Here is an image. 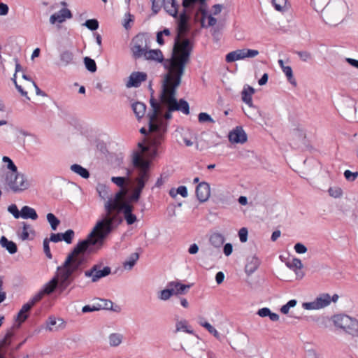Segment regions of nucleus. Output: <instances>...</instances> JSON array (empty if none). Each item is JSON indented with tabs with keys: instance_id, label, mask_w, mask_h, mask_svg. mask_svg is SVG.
<instances>
[{
	"instance_id": "nucleus-1",
	"label": "nucleus",
	"mask_w": 358,
	"mask_h": 358,
	"mask_svg": "<svg viewBox=\"0 0 358 358\" xmlns=\"http://www.w3.org/2000/svg\"><path fill=\"white\" fill-rule=\"evenodd\" d=\"M198 2L199 0H182L184 9L179 15L172 55L170 59L164 61V66L167 69V73L162 81L159 101L152 97L150 100L152 110L148 114L149 129H167V123L164 120L171 119V113L174 111L189 114V103L183 99L178 101L176 94L192 50L189 40L182 39V36L189 30V16L187 12Z\"/></svg>"
},
{
	"instance_id": "nucleus-2",
	"label": "nucleus",
	"mask_w": 358,
	"mask_h": 358,
	"mask_svg": "<svg viewBox=\"0 0 358 358\" xmlns=\"http://www.w3.org/2000/svg\"><path fill=\"white\" fill-rule=\"evenodd\" d=\"M128 204L113 197L108 198L104 204L105 213L101 215V219L96 224V228H101L110 234L122 222L120 213L124 207Z\"/></svg>"
},
{
	"instance_id": "nucleus-3",
	"label": "nucleus",
	"mask_w": 358,
	"mask_h": 358,
	"mask_svg": "<svg viewBox=\"0 0 358 358\" xmlns=\"http://www.w3.org/2000/svg\"><path fill=\"white\" fill-rule=\"evenodd\" d=\"M108 235V233L101 228H96V225H95L87 237L78 242L67 257H71V259L75 261L81 259L78 257L80 255L85 252L91 253L93 251V247L96 245L101 246Z\"/></svg>"
},
{
	"instance_id": "nucleus-4",
	"label": "nucleus",
	"mask_w": 358,
	"mask_h": 358,
	"mask_svg": "<svg viewBox=\"0 0 358 358\" xmlns=\"http://www.w3.org/2000/svg\"><path fill=\"white\" fill-rule=\"evenodd\" d=\"M347 10V4L344 0H332L322 13L327 23L336 25L341 22Z\"/></svg>"
},
{
	"instance_id": "nucleus-5",
	"label": "nucleus",
	"mask_w": 358,
	"mask_h": 358,
	"mask_svg": "<svg viewBox=\"0 0 358 358\" xmlns=\"http://www.w3.org/2000/svg\"><path fill=\"white\" fill-rule=\"evenodd\" d=\"M5 185L7 189L14 193L22 192L29 187L27 177L18 171L15 173H6L5 174Z\"/></svg>"
},
{
	"instance_id": "nucleus-6",
	"label": "nucleus",
	"mask_w": 358,
	"mask_h": 358,
	"mask_svg": "<svg viewBox=\"0 0 358 358\" xmlns=\"http://www.w3.org/2000/svg\"><path fill=\"white\" fill-rule=\"evenodd\" d=\"M333 322L336 327L343 329L351 335L358 334V320L345 314H338L333 317Z\"/></svg>"
},
{
	"instance_id": "nucleus-7",
	"label": "nucleus",
	"mask_w": 358,
	"mask_h": 358,
	"mask_svg": "<svg viewBox=\"0 0 358 358\" xmlns=\"http://www.w3.org/2000/svg\"><path fill=\"white\" fill-rule=\"evenodd\" d=\"M133 164L139 169L138 177L136 178V183L141 182L145 185L150 178V162L144 159L140 153L136 152L133 156Z\"/></svg>"
},
{
	"instance_id": "nucleus-8",
	"label": "nucleus",
	"mask_w": 358,
	"mask_h": 358,
	"mask_svg": "<svg viewBox=\"0 0 358 358\" xmlns=\"http://www.w3.org/2000/svg\"><path fill=\"white\" fill-rule=\"evenodd\" d=\"M149 48V38L145 34H138L131 41V51L134 59L143 57V55Z\"/></svg>"
},
{
	"instance_id": "nucleus-9",
	"label": "nucleus",
	"mask_w": 358,
	"mask_h": 358,
	"mask_svg": "<svg viewBox=\"0 0 358 358\" xmlns=\"http://www.w3.org/2000/svg\"><path fill=\"white\" fill-rule=\"evenodd\" d=\"M83 264L82 259L73 260L71 257H66L62 265L57 268L59 271L58 276L65 279H71L72 274L80 267Z\"/></svg>"
},
{
	"instance_id": "nucleus-10",
	"label": "nucleus",
	"mask_w": 358,
	"mask_h": 358,
	"mask_svg": "<svg viewBox=\"0 0 358 358\" xmlns=\"http://www.w3.org/2000/svg\"><path fill=\"white\" fill-rule=\"evenodd\" d=\"M111 273L109 266H103L102 263L94 264L90 269L85 271V276L91 278L92 282L99 281L101 278L108 276Z\"/></svg>"
},
{
	"instance_id": "nucleus-11",
	"label": "nucleus",
	"mask_w": 358,
	"mask_h": 358,
	"mask_svg": "<svg viewBox=\"0 0 358 358\" xmlns=\"http://www.w3.org/2000/svg\"><path fill=\"white\" fill-rule=\"evenodd\" d=\"M290 145L295 149H303L308 145L305 132L299 128L290 132Z\"/></svg>"
},
{
	"instance_id": "nucleus-12",
	"label": "nucleus",
	"mask_w": 358,
	"mask_h": 358,
	"mask_svg": "<svg viewBox=\"0 0 358 358\" xmlns=\"http://www.w3.org/2000/svg\"><path fill=\"white\" fill-rule=\"evenodd\" d=\"M228 138L229 142L233 144H243L246 142V134L242 127L237 126L229 131Z\"/></svg>"
},
{
	"instance_id": "nucleus-13",
	"label": "nucleus",
	"mask_w": 358,
	"mask_h": 358,
	"mask_svg": "<svg viewBox=\"0 0 358 358\" xmlns=\"http://www.w3.org/2000/svg\"><path fill=\"white\" fill-rule=\"evenodd\" d=\"M147 79V74L144 72H133L129 77V80L126 83L127 88L138 87L141 85L142 82L145 81Z\"/></svg>"
},
{
	"instance_id": "nucleus-14",
	"label": "nucleus",
	"mask_w": 358,
	"mask_h": 358,
	"mask_svg": "<svg viewBox=\"0 0 358 358\" xmlns=\"http://www.w3.org/2000/svg\"><path fill=\"white\" fill-rule=\"evenodd\" d=\"M196 195L201 202L206 201L210 195V185L206 182H200L196 188Z\"/></svg>"
},
{
	"instance_id": "nucleus-15",
	"label": "nucleus",
	"mask_w": 358,
	"mask_h": 358,
	"mask_svg": "<svg viewBox=\"0 0 358 358\" xmlns=\"http://www.w3.org/2000/svg\"><path fill=\"white\" fill-rule=\"evenodd\" d=\"M167 287L170 288L173 295H182L187 292L191 287V285H184L180 281H171L167 283Z\"/></svg>"
},
{
	"instance_id": "nucleus-16",
	"label": "nucleus",
	"mask_w": 358,
	"mask_h": 358,
	"mask_svg": "<svg viewBox=\"0 0 358 358\" xmlns=\"http://www.w3.org/2000/svg\"><path fill=\"white\" fill-rule=\"evenodd\" d=\"M72 17V14L68 8H62L59 11L52 14L50 17V22L52 24L56 22L62 23L66 19H70Z\"/></svg>"
},
{
	"instance_id": "nucleus-17",
	"label": "nucleus",
	"mask_w": 358,
	"mask_h": 358,
	"mask_svg": "<svg viewBox=\"0 0 358 358\" xmlns=\"http://www.w3.org/2000/svg\"><path fill=\"white\" fill-rule=\"evenodd\" d=\"M163 7L164 10L171 16L178 20V8L179 5L176 0H162Z\"/></svg>"
},
{
	"instance_id": "nucleus-18",
	"label": "nucleus",
	"mask_w": 358,
	"mask_h": 358,
	"mask_svg": "<svg viewBox=\"0 0 358 358\" xmlns=\"http://www.w3.org/2000/svg\"><path fill=\"white\" fill-rule=\"evenodd\" d=\"M175 327V329L173 331V333L175 334L180 331H183L189 334H194V330L192 329L191 326L189 325V323L186 320L176 319Z\"/></svg>"
},
{
	"instance_id": "nucleus-19",
	"label": "nucleus",
	"mask_w": 358,
	"mask_h": 358,
	"mask_svg": "<svg viewBox=\"0 0 358 358\" xmlns=\"http://www.w3.org/2000/svg\"><path fill=\"white\" fill-rule=\"evenodd\" d=\"M143 57H144L146 60L156 61L158 62H162L164 61V57L162 51L159 49L157 50H148L143 55Z\"/></svg>"
},
{
	"instance_id": "nucleus-20",
	"label": "nucleus",
	"mask_w": 358,
	"mask_h": 358,
	"mask_svg": "<svg viewBox=\"0 0 358 358\" xmlns=\"http://www.w3.org/2000/svg\"><path fill=\"white\" fill-rule=\"evenodd\" d=\"M74 64V55L70 50L62 51L59 55V64L62 66H66Z\"/></svg>"
},
{
	"instance_id": "nucleus-21",
	"label": "nucleus",
	"mask_w": 358,
	"mask_h": 358,
	"mask_svg": "<svg viewBox=\"0 0 358 358\" xmlns=\"http://www.w3.org/2000/svg\"><path fill=\"white\" fill-rule=\"evenodd\" d=\"M245 58L246 50L244 49L237 50L235 51H232L226 55V62L229 63L239 59H244Z\"/></svg>"
},
{
	"instance_id": "nucleus-22",
	"label": "nucleus",
	"mask_w": 358,
	"mask_h": 358,
	"mask_svg": "<svg viewBox=\"0 0 358 358\" xmlns=\"http://www.w3.org/2000/svg\"><path fill=\"white\" fill-rule=\"evenodd\" d=\"M134 207L129 203L124 207L122 213L127 224H133L136 220V216L132 213Z\"/></svg>"
},
{
	"instance_id": "nucleus-23",
	"label": "nucleus",
	"mask_w": 358,
	"mask_h": 358,
	"mask_svg": "<svg viewBox=\"0 0 358 358\" xmlns=\"http://www.w3.org/2000/svg\"><path fill=\"white\" fill-rule=\"evenodd\" d=\"M210 244L217 248H220L225 241L224 236L218 232L213 233L209 237Z\"/></svg>"
},
{
	"instance_id": "nucleus-24",
	"label": "nucleus",
	"mask_w": 358,
	"mask_h": 358,
	"mask_svg": "<svg viewBox=\"0 0 358 358\" xmlns=\"http://www.w3.org/2000/svg\"><path fill=\"white\" fill-rule=\"evenodd\" d=\"M20 217L23 219H31L36 220L38 218V215L34 208L28 206H24L21 209Z\"/></svg>"
},
{
	"instance_id": "nucleus-25",
	"label": "nucleus",
	"mask_w": 358,
	"mask_h": 358,
	"mask_svg": "<svg viewBox=\"0 0 358 358\" xmlns=\"http://www.w3.org/2000/svg\"><path fill=\"white\" fill-rule=\"evenodd\" d=\"M131 108L136 117L138 120L144 116L146 110V106L145 103L136 101L131 104Z\"/></svg>"
},
{
	"instance_id": "nucleus-26",
	"label": "nucleus",
	"mask_w": 358,
	"mask_h": 358,
	"mask_svg": "<svg viewBox=\"0 0 358 358\" xmlns=\"http://www.w3.org/2000/svg\"><path fill=\"white\" fill-rule=\"evenodd\" d=\"M0 245L2 248H6L10 254H15L17 250L16 244L8 240L7 238L3 236L0 238Z\"/></svg>"
},
{
	"instance_id": "nucleus-27",
	"label": "nucleus",
	"mask_w": 358,
	"mask_h": 358,
	"mask_svg": "<svg viewBox=\"0 0 358 358\" xmlns=\"http://www.w3.org/2000/svg\"><path fill=\"white\" fill-rule=\"evenodd\" d=\"M262 263L261 259L256 255H254L250 261L248 263V275L253 273L257 270Z\"/></svg>"
},
{
	"instance_id": "nucleus-28",
	"label": "nucleus",
	"mask_w": 358,
	"mask_h": 358,
	"mask_svg": "<svg viewBox=\"0 0 358 358\" xmlns=\"http://www.w3.org/2000/svg\"><path fill=\"white\" fill-rule=\"evenodd\" d=\"M139 259V254L138 252H134L129 255L127 259H126L122 265L125 270L130 271L134 266L136 263Z\"/></svg>"
},
{
	"instance_id": "nucleus-29",
	"label": "nucleus",
	"mask_w": 358,
	"mask_h": 358,
	"mask_svg": "<svg viewBox=\"0 0 358 358\" xmlns=\"http://www.w3.org/2000/svg\"><path fill=\"white\" fill-rule=\"evenodd\" d=\"M15 329L10 327L8 329L4 338L0 341V352L3 353L2 348L8 347L11 343V338L14 335Z\"/></svg>"
},
{
	"instance_id": "nucleus-30",
	"label": "nucleus",
	"mask_w": 358,
	"mask_h": 358,
	"mask_svg": "<svg viewBox=\"0 0 358 358\" xmlns=\"http://www.w3.org/2000/svg\"><path fill=\"white\" fill-rule=\"evenodd\" d=\"M331 1L332 0H311V3L317 12L321 11L323 13Z\"/></svg>"
},
{
	"instance_id": "nucleus-31",
	"label": "nucleus",
	"mask_w": 358,
	"mask_h": 358,
	"mask_svg": "<svg viewBox=\"0 0 358 358\" xmlns=\"http://www.w3.org/2000/svg\"><path fill=\"white\" fill-rule=\"evenodd\" d=\"M198 323L200 326L204 327L210 334H213L216 338L219 339L220 335L219 332L207 321L201 317L199 319Z\"/></svg>"
},
{
	"instance_id": "nucleus-32",
	"label": "nucleus",
	"mask_w": 358,
	"mask_h": 358,
	"mask_svg": "<svg viewBox=\"0 0 358 358\" xmlns=\"http://www.w3.org/2000/svg\"><path fill=\"white\" fill-rule=\"evenodd\" d=\"M315 302L318 309L324 308L330 304L331 296L329 294H323L315 299Z\"/></svg>"
},
{
	"instance_id": "nucleus-33",
	"label": "nucleus",
	"mask_w": 358,
	"mask_h": 358,
	"mask_svg": "<svg viewBox=\"0 0 358 358\" xmlns=\"http://www.w3.org/2000/svg\"><path fill=\"white\" fill-rule=\"evenodd\" d=\"M70 169L85 179H87L90 177L89 171L85 168L79 164H75L71 165Z\"/></svg>"
},
{
	"instance_id": "nucleus-34",
	"label": "nucleus",
	"mask_w": 358,
	"mask_h": 358,
	"mask_svg": "<svg viewBox=\"0 0 358 358\" xmlns=\"http://www.w3.org/2000/svg\"><path fill=\"white\" fill-rule=\"evenodd\" d=\"M109 345L111 347L119 346L123 340V335L118 333L110 334L108 336Z\"/></svg>"
},
{
	"instance_id": "nucleus-35",
	"label": "nucleus",
	"mask_w": 358,
	"mask_h": 358,
	"mask_svg": "<svg viewBox=\"0 0 358 358\" xmlns=\"http://www.w3.org/2000/svg\"><path fill=\"white\" fill-rule=\"evenodd\" d=\"M22 231L20 234H19L20 238L22 241H25L29 239V234H34V231L32 229L31 226L30 224H28L27 223L23 222L22 223Z\"/></svg>"
},
{
	"instance_id": "nucleus-36",
	"label": "nucleus",
	"mask_w": 358,
	"mask_h": 358,
	"mask_svg": "<svg viewBox=\"0 0 358 358\" xmlns=\"http://www.w3.org/2000/svg\"><path fill=\"white\" fill-rule=\"evenodd\" d=\"M58 285V279L57 278H52L44 286L42 292L43 294H50L54 292Z\"/></svg>"
},
{
	"instance_id": "nucleus-37",
	"label": "nucleus",
	"mask_w": 358,
	"mask_h": 358,
	"mask_svg": "<svg viewBox=\"0 0 358 358\" xmlns=\"http://www.w3.org/2000/svg\"><path fill=\"white\" fill-rule=\"evenodd\" d=\"M282 71L287 76V80L289 82V83L294 87L296 86V80L293 76L292 67L289 66H286L285 67H283Z\"/></svg>"
},
{
	"instance_id": "nucleus-38",
	"label": "nucleus",
	"mask_w": 358,
	"mask_h": 358,
	"mask_svg": "<svg viewBox=\"0 0 358 358\" xmlns=\"http://www.w3.org/2000/svg\"><path fill=\"white\" fill-rule=\"evenodd\" d=\"M46 217L48 222L50 224L52 230H57L59 224H60V220L54 214L51 213H48Z\"/></svg>"
},
{
	"instance_id": "nucleus-39",
	"label": "nucleus",
	"mask_w": 358,
	"mask_h": 358,
	"mask_svg": "<svg viewBox=\"0 0 358 358\" xmlns=\"http://www.w3.org/2000/svg\"><path fill=\"white\" fill-rule=\"evenodd\" d=\"M145 185L143 183H136V187H135L131 197H130V200L131 201H137L140 196H141V192L142 190L143 189Z\"/></svg>"
},
{
	"instance_id": "nucleus-40",
	"label": "nucleus",
	"mask_w": 358,
	"mask_h": 358,
	"mask_svg": "<svg viewBox=\"0 0 358 358\" xmlns=\"http://www.w3.org/2000/svg\"><path fill=\"white\" fill-rule=\"evenodd\" d=\"M286 266L290 269L294 270L296 275H298L296 270L301 269L303 267L301 261L298 258H294L291 262H287Z\"/></svg>"
},
{
	"instance_id": "nucleus-41",
	"label": "nucleus",
	"mask_w": 358,
	"mask_h": 358,
	"mask_svg": "<svg viewBox=\"0 0 358 358\" xmlns=\"http://www.w3.org/2000/svg\"><path fill=\"white\" fill-rule=\"evenodd\" d=\"M75 236V232L72 229H68L64 233H61L62 241H64L67 244H71Z\"/></svg>"
},
{
	"instance_id": "nucleus-42",
	"label": "nucleus",
	"mask_w": 358,
	"mask_h": 358,
	"mask_svg": "<svg viewBox=\"0 0 358 358\" xmlns=\"http://www.w3.org/2000/svg\"><path fill=\"white\" fill-rule=\"evenodd\" d=\"M28 315L25 313H23L22 310H20L15 317L16 322L11 327L14 329H18L21 324L25 321Z\"/></svg>"
},
{
	"instance_id": "nucleus-43",
	"label": "nucleus",
	"mask_w": 358,
	"mask_h": 358,
	"mask_svg": "<svg viewBox=\"0 0 358 358\" xmlns=\"http://www.w3.org/2000/svg\"><path fill=\"white\" fill-rule=\"evenodd\" d=\"M84 64H85L86 69L89 71L94 73L96 71V64L94 59H92L88 57H85L84 58Z\"/></svg>"
},
{
	"instance_id": "nucleus-44",
	"label": "nucleus",
	"mask_w": 358,
	"mask_h": 358,
	"mask_svg": "<svg viewBox=\"0 0 358 358\" xmlns=\"http://www.w3.org/2000/svg\"><path fill=\"white\" fill-rule=\"evenodd\" d=\"M173 296V294L171 292V290L169 287L166 286V288L160 291L158 293V299L162 301H167L169 300L171 296Z\"/></svg>"
},
{
	"instance_id": "nucleus-45",
	"label": "nucleus",
	"mask_w": 358,
	"mask_h": 358,
	"mask_svg": "<svg viewBox=\"0 0 358 358\" xmlns=\"http://www.w3.org/2000/svg\"><path fill=\"white\" fill-rule=\"evenodd\" d=\"M83 25L91 31H95L99 28V22L96 19H90L86 20Z\"/></svg>"
},
{
	"instance_id": "nucleus-46",
	"label": "nucleus",
	"mask_w": 358,
	"mask_h": 358,
	"mask_svg": "<svg viewBox=\"0 0 358 358\" xmlns=\"http://www.w3.org/2000/svg\"><path fill=\"white\" fill-rule=\"evenodd\" d=\"M2 161L4 163L7 164V169L10 171V173L17 172V166L15 165L13 162L8 157H6V156L3 157Z\"/></svg>"
},
{
	"instance_id": "nucleus-47",
	"label": "nucleus",
	"mask_w": 358,
	"mask_h": 358,
	"mask_svg": "<svg viewBox=\"0 0 358 358\" xmlns=\"http://www.w3.org/2000/svg\"><path fill=\"white\" fill-rule=\"evenodd\" d=\"M96 190L99 193V196L105 199L108 196V188L105 185L99 184L96 187Z\"/></svg>"
},
{
	"instance_id": "nucleus-48",
	"label": "nucleus",
	"mask_w": 358,
	"mask_h": 358,
	"mask_svg": "<svg viewBox=\"0 0 358 358\" xmlns=\"http://www.w3.org/2000/svg\"><path fill=\"white\" fill-rule=\"evenodd\" d=\"M59 279H58V285L57 286L59 287V289H60L61 292H63L69 285L70 283L71 282V280H69V279H64L62 277H59Z\"/></svg>"
},
{
	"instance_id": "nucleus-49",
	"label": "nucleus",
	"mask_w": 358,
	"mask_h": 358,
	"mask_svg": "<svg viewBox=\"0 0 358 358\" xmlns=\"http://www.w3.org/2000/svg\"><path fill=\"white\" fill-rule=\"evenodd\" d=\"M287 0H272V4L275 9L278 11H282L285 7Z\"/></svg>"
},
{
	"instance_id": "nucleus-50",
	"label": "nucleus",
	"mask_w": 358,
	"mask_h": 358,
	"mask_svg": "<svg viewBox=\"0 0 358 358\" xmlns=\"http://www.w3.org/2000/svg\"><path fill=\"white\" fill-rule=\"evenodd\" d=\"M49 243H50V240H48V238H45L43 240V251L46 255V257L51 259L52 258V253L50 252V246H49Z\"/></svg>"
},
{
	"instance_id": "nucleus-51",
	"label": "nucleus",
	"mask_w": 358,
	"mask_h": 358,
	"mask_svg": "<svg viewBox=\"0 0 358 358\" xmlns=\"http://www.w3.org/2000/svg\"><path fill=\"white\" fill-rule=\"evenodd\" d=\"M8 211L11 213L15 219H18L20 217L21 211L18 210V208L15 204H11L8 208Z\"/></svg>"
},
{
	"instance_id": "nucleus-52",
	"label": "nucleus",
	"mask_w": 358,
	"mask_h": 358,
	"mask_svg": "<svg viewBox=\"0 0 358 358\" xmlns=\"http://www.w3.org/2000/svg\"><path fill=\"white\" fill-rule=\"evenodd\" d=\"M199 121L200 122H215L214 120L206 113H200L198 116Z\"/></svg>"
},
{
	"instance_id": "nucleus-53",
	"label": "nucleus",
	"mask_w": 358,
	"mask_h": 358,
	"mask_svg": "<svg viewBox=\"0 0 358 358\" xmlns=\"http://www.w3.org/2000/svg\"><path fill=\"white\" fill-rule=\"evenodd\" d=\"M134 15L130 14L129 13H127L125 14L122 25L126 29H128L130 27L129 23L134 21Z\"/></svg>"
},
{
	"instance_id": "nucleus-54",
	"label": "nucleus",
	"mask_w": 358,
	"mask_h": 358,
	"mask_svg": "<svg viewBox=\"0 0 358 358\" xmlns=\"http://www.w3.org/2000/svg\"><path fill=\"white\" fill-rule=\"evenodd\" d=\"M344 176L347 180L354 181L358 176V172H352L350 170H346L344 172Z\"/></svg>"
},
{
	"instance_id": "nucleus-55",
	"label": "nucleus",
	"mask_w": 358,
	"mask_h": 358,
	"mask_svg": "<svg viewBox=\"0 0 358 358\" xmlns=\"http://www.w3.org/2000/svg\"><path fill=\"white\" fill-rule=\"evenodd\" d=\"M111 181L118 187H122L126 182V178L124 177H112Z\"/></svg>"
},
{
	"instance_id": "nucleus-56",
	"label": "nucleus",
	"mask_w": 358,
	"mask_h": 358,
	"mask_svg": "<svg viewBox=\"0 0 358 358\" xmlns=\"http://www.w3.org/2000/svg\"><path fill=\"white\" fill-rule=\"evenodd\" d=\"M101 301L103 302V304H99L97 306L101 307V309H106V310H112L113 309V302L110 300H103L101 299Z\"/></svg>"
},
{
	"instance_id": "nucleus-57",
	"label": "nucleus",
	"mask_w": 358,
	"mask_h": 358,
	"mask_svg": "<svg viewBox=\"0 0 358 358\" xmlns=\"http://www.w3.org/2000/svg\"><path fill=\"white\" fill-rule=\"evenodd\" d=\"M294 250L299 254H303L307 252V248L301 243H297L294 245Z\"/></svg>"
},
{
	"instance_id": "nucleus-58",
	"label": "nucleus",
	"mask_w": 358,
	"mask_h": 358,
	"mask_svg": "<svg viewBox=\"0 0 358 358\" xmlns=\"http://www.w3.org/2000/svg\"><path fill=\"white\" fill-rule=\"evenodd\" d=\"M297 55L301 60L307 62L311 58V55L307 51H299L297 52Z\"/></svg>"
},
{
	"instance_id": "nucleus-59",
	"label": "nucleus",
	"mask_w": 358,
	"mask_h": 358,
	"mask_svg": "<svg viewBox=\"0 0 358 358\" xmlns=\"http://www.w3.org/2000/svg\"><path fill=\"white\" fill-rule=\"evenodd\" d=\"M329 193L330 196L334 198H339L342 195V190L341 188H336L335 189L329 188Z\"/></svg>"
},
{
	"instance_id": "nucleus-60",
	"label": "nucleus",
	"mask_w": 358,
	"mask_h": 358,
	"mask_svg": "<svg viewBox=\"0 0 358 358\" xmlns=\"http://www.w3.org/2000/svg\"><path fill=\"white\" fill-rule=\"evenodd\" d=\"M43 292L41 291L39 293L36 294L34 296H33L29 301V303L32 305V306H34V305L37 303L38 301H39L43 296Z\"/></svg>"
},
{
	"instance_id": "nucleus-61",
	"label": "nucleus",
	"mask_w": 358,
	"mask_h": 358,
	"mask_svg": "<svg viewBox=\"0 0 358 358\" xmlns=\"http://www.w3.org/2000/svg\"><path fill=\"white\" fill-rule=\"evenodd\" d=\"M100 309H101V307H98L97 306H91L90 305H86L83 307L82 311H83V313H88V312L96 311Z\"/></svg>"
},
{
	"instance_id": "nucleus-62",
	"label": "nucleus",
	"mask_w": 358,
	"mask_h": 358,
	"mask_svg": "<svg viewBox=\"0 0 358 358\" xmlns=\"http://www.w3.org/2000/svg\"><path fill=\"white\" fill-rule=\"evenodd\" d=\"M58 320H57L55 317H50L48 322H47V329L49 331H53V326H55L57 324Z\"/></svg>"
},
{
	"instance_id": "nucleus-63",
	"label": "nucleus",
	"mask_w": 358,
	"mask_h": 358,
	"mask_svg": "<svg viewBox=\"0 0 358 358\" xmlns=\"http://www.w3.org/2000/svg\"><path fill=\"white\" fill-rule=\"evenodd\" d=\"M303 307L306 310H316L318 309L317 307V304L315 300L312 302H306L303 303Z\"/></svg>"
},
{
	"instance_id": "nucleus-64",
	"label": "nucleus",
	"mask_w": 358,
	"mask_h": 358,
	"mask_svg": "<svg viewBox=\"0 0 358 358\" xmlns=\"http://www.w3.org/2000/svg\"><path fill=\"white\" fill-rule=\"evenodd\" d=\"M271 310L268 308H262L257 311V315L262 317H268Z\"/></svg>"
}]
</instances>
